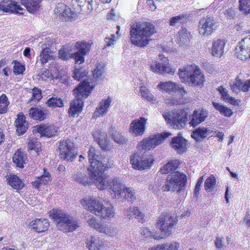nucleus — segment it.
Returning <instances> with one entry per match:
<instances>
[{"instance_id": "1", "label": "nucleus", "mask_w": 250, "mask_h": 250, "mask_svg": "<svg viewBox=\"0 0 250 250\" xmlns=\"http://www.w3.org/2000/svg\"><path fill=\"white\" fill-rule=\"evenodd\" d=\"M98 165L97 167H95L94 173L91 175L92 179L94 180L95 185L100 190L108 188L114 193L115 198L121 200L123 194L125 193V185L117 178L103 176V172L107 167L103 162H98Z\"/></svg>"}, {"instance_id": "2", "label": "nucleus", "mask_w": 250, "mask_h": 250, "mask_svg": "<svg viewBox=\"0 0 250 250\" xmlns=\"http://www.w3.org/2000/svg\"><path fill=\"white\" fill-rule=\"evenodd\" d=\"M156 32L155 26L153 24L148 22H137L130 27L131 42L134 45L145 47L152 41L149 38Z\"/></svg>"}, {"instance_id": "3", "label": "nucleus", "mask_w": 250, "mask_h": 250, "mask_svg": "<svg viewBox=\"0 0 250 250\" xmlns=\"http://www.w3.org/2000/svg\"><path fill=\"white\" fill-rule=\"evenodd\" d=\"M93 88L88 81L84 80L73 90L75 99L70 104L68 110L70 116L74 117L81 112L83 106V100L90 94Z\"/></svg>"}, {"instance_id": "4", "label": "nucleus", "mask_w": 250, "mask_h": 250, "mask_svg": "<svg viewBox=\"0 0 250 250\" xmlns=\"http://www.w3.org/2000/svg\"><path fill=\"white\" fill-rule=\"evenodd\" d=\"M50 217L55 222L58 229L64 232L73 231L80 226L76 219L61 210H53Z\"/></svg>"}, {"instance_id": "5", "label": "nucleus", "mask_w": 250, "mask_h": 250, "mask_svg": "<svg viewBox=\"0 0 250 250\" xmlns=\"http://www.w3.org/2000/svg\"><path fill=\"white\" fill-rule=\"evenodd\" d=\"M179 76L182 82L192 86L202 87L205 82L201 70L195 65L187 66L183 70L179 69Z\"/></svg>"}, {"instance_id": "6", "label": "nucleus", "mask_w": 250, "mask_h": 250, "mask_svg": "<svg viewBox=\"0 0 250 250\" xmlns=\"http://www.w3.org/2000/svg\"><path fill=\"white\" fill-rule=\"evenodd\" d=\"M88 157L89 162L90 164V167L88 168V170L90 171L89 178H88L86 174L82 172H76L73 175V180L79 184L84 186L90 185L92 183H94V180L92 179L91 177L96 169L95 167H97L98 162L102 163V160H101L99 156L96 154V149L91 147L89 148L88 152Z\"/></svg>"}, {"instance_id": "7", "label": "nucleus", "mask_w": 250, "mask_h": 250, "mask_svg": "<svg viewBox=\"0 0 250 250\" xmlns=\"http://www.w3.org/2000/svg\"><path fill=\"white\" fill-rule=\"evenodd\" d=\"M81 203L84 208L103 219L109 220L114 216L115 212L112 207H105L95 199H83Z\"/></svg>"}, {"instance_id": "8", "label": "nucleus", "mask_w": 250, "mask_h": 250, "mask_svg": "<svg viewBox=\"0 0 250 250\" xmlns=\"http://www.w3.org/2000/svg\"><path fill=\"white\" fill-rule=\"evenodd\" d=\"M187 182V179L185 174L177 171H175L168 175L162 188L164 191H177L180 193L185 190Z\"/></svg>"}, {"instance_id": "9", "label": "nucleus", "mask_w": 250, "mask_h": 250, "mask_svg": "<svg viewBox=\"0 0 250 250\" xmlns=\"http://www.w3.org/2000/svg\"><path fill=\"white\" fill-rule=\"evenodd\" d=\"M163 117L173 128L181 129L185 127L187 123L188 113L185 109L176 112H169L163 114Z\"/></svg>"}, {"instance_id": "10", "label": "nucleus", "mask_w": 250, "mask_h": 250, "mask_svg": "<svg viewBox=\"0 0 250 250\" xmlns=\"http://www.w3.org/2000/svg\"><path fill=\"white\" fill-rule=\"evenodd\" d=\"M177 222V217L174 214L164 213L159 216L157 224L162 234L166 236H168L171 234Z\"/></svg>"}, {"instance_id": "11", "label": "nucleus", "mask_w": 250, "mask_h": 250, "mask_svg": "<svg viewBox=\"0 0 250 250\" xmlns=\"http://www.w3.org/2000/svg\"><path fill=\"white\" fill-rule=\"evenodd\" d=\"M171 134L168 132H163L150 136L148 138L143 139L138 146L140 150H147L155 148L162 143Z\"/></svg>"}, {"instance_id": "12", "label": "nucleus", "mask_w": 250, "mask_h": 250, "mask_svg": "<svg viewBox=\"0 0 250 250\" xmlns=\"http://www.w3.org/2000/svg\"><path fill=\"white\" fill-rule=\"evenodd\" d=\"M217 22L213 17L207 16L201 18L199 22V34L205 37L211 35L216 29Z\"/></svg>"}, {"instance_id": "13", "label": "nucleus", "mask_w": 250, "mask_h": 250, "mask_svg": "<svg viewBox=\"0 0 250 250\" xmlns=\"http://www.w3.org/2000/svg\"><path fill=\"white\" fill-rule=\"evenodd\" d=\"M58 149L60 158L63 160H70L72 162L77 155V153L74 152V144L69 140L60 141Z\"/></svg>"}, {"instance_id": "14", "label": "nucleus", "mask_w": 250, "mask_h": 250, "mask_svg": "<svg viewBox=\"0 0 250 250\" xmlns=\"http://www.w3.org/2000/svg\"><path fill=\"white\" fill-rule=\"evenodd\" d=\"M130 163L134 168L141 170L149 168L153 163V159H149L141 151L130 156Z\"/></svg>"}, {"instance_id": "15", "label": "nucleus", "mask_w": 250, "mask_h": 250, "mask_svg": "<svg viewBox=\"0 0 250 250\" xmlns=\"http://www.w3.org/2000/svg\"><path fill=\"white\" fill-rule=\"evenodd\" d=\"M75 46L78 51L72 54V58L75 60V63L81 64L84 62V56L89 51L90 46L85 42H78Z\"/></svg>"}, {"instance_id": "16", "label": "nucleus", "mask_w": 250, "mask_h": 250, "mask_svg": "<svg viewBox=\"0 0 250 250\" xmlns=\"http://www.w3.org/2000/svg\"><path fill=\"white\" fill-rule=\"evenodd\" d=\"M237 57L242 61L250 59V37L243 39L235 48Z\"/></svg>"}, {"instance_id": "17", "label": "nucleus", "mask_w": 250, "mask_h": 250, "mask_svg": "<svg viewBox=\"0 0 250 250\" xmlns=\"http://www.w3.org/2000/svg\"><path fill=\"white\" fill-rule=\"evenodd\" d=\"M58 129V127L54 125L42 124L34 126L33 132L40 133L41 137L50 138L57 134Z\"/></svg>"}, {"instance_id": "18", "label": "nucleus", "mask_w": 250, "mask_h": 250, "mask_svg": "<svg viewBox=\"0 0 250 250\" xmlns=\"http://www.w3.org/2000/svg\"><path fill=\"white\" fill-rule=\"evenodd\" d=\"M147 120V119L142 117L133 120L130 124V132L135 136H142L145 132Z\"/></svg>"}, {"instance_id": "19", "label": "nucleus", "mask_w": 250, "mask_h": 250, "mask_svg": "<svg viewBox=\"0 0 250 250\" xmlns=\"http://www.w3.org/2000/svg\"><path fill=\"white\" fill-rule=\"evenodd\" d=\"M170 146L178 154H183L187 151V140L181 134L172 138Z\"/></svg>"}, {"instance_id": "20", "label": "nucleus", "mask_w": 250, "mask_h": 250, "mask_svg": "<svg viewBox=\"0 0 250 250\" xmlns=\"http://www.w3.org/2000/svg\"><path fill=\"white\" fill-rule=\"evenodd\" d=\"M208 115V111L203 109H197L194 110L191 119L189 123L191 126L195 127L205 121Z\"/></svg>"}, {"instance_id": "21", "label": "nucleus", "mask_w": 250, "mask_h": 250, "mask_svg": "<svg viewBox=\"0 0 250 250\" xmlns=\"http://www.w3.org/2000/svg\"><path fill=\"white\" fill-rule=\"evenodd\" d=\"M48 111L41 106L32 107L29 111V117L34 120L42 121L48 117Z\"/></svg>"}, {"instance_id": "22", "label": "nucleus", "mask_w": 250, "mask_h": 250, "mask_svg": "<svg viewBox=\"0 0 250 250\" xmlns=\"http://www.w3.org/2000/svg\"><path fill=\"white\" fill-rule=\"evenodd\" d=\"M16 131L18 135H21L25 133L28 127V123L26 121V117L22 113L17 115V118L15 122Z\"/></svg>"}, {"instance_id": "23", "label": "nucleus", "mask_w": 250, "mask_h": 250, "mask_svg": "<svg viewBox=\"0 0 250 250\" xmlns=\"http://www.w3.org/2000/svg\"><path fill=\"white\" fill-rule=\"evenodd\" d=\"M29 226L32 228L33 230L40 233L47 230L49 227V223L46 219H36L31 222Z\"/></svg>"}, {"instance_id": "24", "label": "nucleus", "mask_w": 250, "mask_h": 250, "mask_svg": "<svg viewBox=\"0 0 250 250\" xmlns=\"http://www.w3.org/2000/svg\"><path fill=\"white\" fill-rule=\"evenodd\" d=\"M93 136L95 141L103 150H105L108 149L107 135L105 132L97 130L94 133Z\"/></svg>"}, {"instance_id": "25", "label": "nucleus", "mask_w": 250, "mask_h": 250, "mask_svg": "<svg viewBox=\"0 0 250 250\" xmlns=\"http://www.w3.org/2000/svg\"><path fill=\"white\" fill-rule=\"evenodd\" d=\"M6 181L7 184L17 191L21 190L24 187L23 181L15 174H10L9 176L7 175Z\"/></svg>"}, {"instance_id": "26", "label": "nucleus", "mask_w": 250, "mask_h": 250, "mask_svg": "<svg viewBox=\"0 0 250 250\" xmlns=\"http://www.w3.org/2000/svg\"><path fill=\"white\" fill-rule=\"evenodd\" d=\"M226 44L224 40L217 39L212 43L211 54L216 57H220L224 52V47Z\"/></svg>"}, {"instance_id": "27", "label": "nucleus", "mask_w": 250, "mask_h": 250, "mask_svg": "<svg viewBox=\"0 0 250 250\" xmlns=\"http://www.w3.org/2000/svg\"><path fill=\"white\" fill-rule=\"evenodd\" d=\"M188 15L183 14L172 17L169 20V24L177 28L182 26L188 22Z\"/></svg>"}, {"instance_id": "28", "label": "nucleus", "mask_w": 250, "mask_h": 250, "mask_svg": "<svg viewBox=\"0 0 250 250\" xmlns=\"http://www.w3.org/2000/svg\"><path fill=\"white\" fill-rule=\"evenodd\" d=\"M150 67L153 72L162 74H173L174 72L172 69L167 65V64L164 63L155 62L151 64Z\"/></svg>"}, {"instance_id": "29", "label": "nucleus", "mask_w": 250, "mask_h": 250, "mask_svg": "<svg viewBox=\"0 0 250 250\" xmlns=\"http://www.w3.org/2000/svg\"><path fill=\"white\" fill-rule=\"evenodd\" d=\"M111 103V99L108 97L106 99L102 101L100 103V105L97 107L94 112L93 116L98 117L105 114Z\"/></svg>"}, {"instance_id": "30", "label": "nucleus", "mask_w": 250, "mask_h": 250, "mask_svg": "<svg viewBox=\"0 0 250 250\" xmlns=\"http://www.w3.org/2000/svg\"><path fill=\"white\" fill-rule=\"evenodd\" d=\"M103 241L96 236H91L87 239L86 247L89 250H99L103 247Z\"/></svg>"}, {"instance_id": "31", "label": "nucleus", "mask_w": 250, "mask_h": 250, "mask_svg": "<svg viewBox=\"0 0 250 250\" xmlns=\"http://www.w3.org/2000/svg\"><path fill=\"white\" fill-rule=\"evenodd\" d=\"M27 159L26 154L20 150H18L14 154L12 159L13 163L16 165V167L21 168L24 167V164Z\"/></svg>"}, {"instance_id": "32", "label": "nucleus", "mask_w": 250, "mask_h": 250, "mask_svg": "<svg viewBox=\"0 0 250 250\" xmlns=\"http://www.w3.org/2000/svg\"><path fill=\"white\" fill-rule=\"evenodd\" d=\"M210 133V130L206 127H198L192 132L191 137L196 142H200L201 140L207 137Z\"/></svg>"}, {"instance_id": "33", "label": "nucleus", "mask_w": 250, "mask_h": 250, "mask_svg": "<svg viewBox=\"0 0 250 250\" xmlns=\"http://www.w3.org/2000/svg\"><path fill=\"white\" fill-rule=\"evenodd\" d=\"M21 4L30 13L34 14L39 7V0H20Z\"/></svg>"}, {"instance_id": "34", "label": "nucleus", "mask_w": 250, "mask_h": 250, "mask_svg": "<svg viewBox=\"0 0 250 250\" xmlns=\"http://www.w3.org/2000/svg\"><path fill=\"white\" fill-rule=\"evenodd\" d=\"M72 50L68 45H63L59 51L58 57L63 61L72 58Z\"/></svg>"}, {"instance_id": "35", "label": "nucleus", "mask_w": 250, "mask_h": 250, "mask_svg": "<svg viewBox=\"0 0 250 250\" xmlns=\"http://www.w3.org/2000/svg\"><path fill=\"white\" fill-rule=\"evenodd\" d=\"M159 89L168 92L169 94L175 92L177 90V85L171 82L161 83L158 84Z\"/></svg>"}, {"instance_id": "36", "label": "nucleus", "mask_w": 250, "mask_h": 250, "mask_svg": "<svg viewBox=\"0 0 250 250\" xmlns=\"http://www.w3.org/2000/svg\"><path fill=\"white\" fill-rule=\"evenodd\" d=\"M53 51H51L50 47H47L46 44L42 45V50L40 53V60L42 64L46 63L49 60H50L52 57L50 53H53Z\"/></svg>"}, {"instance_id": "37", "label": "nucleus", "mask_w": 250, "mask_h": 250, "mask_svg": "<svg viewBox=\"0 0 250 250\" xmlns=\"http://www.w3.org/2000/svg\"><path fill=\"white\" fill-rule=\"evenodd\" d=\"M15 2L11 0H3L0 2V10L4 12L14 13Z\"/></svg>"}, {"instance_id": "38", "label": "nucleus", "mask_w": 250, "mask_h": 250, "mask_svg": "<svg viewBox=\"0 0 250 250\" xmlns=\"http://www.w3.org/2000/svg\"><path fill=\"white\" fill-rule=\"evenodd\" d=\"M212 105L216 110L219 111V112L224 116L230 117L233 114L230 109L225 106L222 104L212 102Z\"/></svg>"}, {"instance_id": "39", "label": "nucleus", "mask_w": 250, "mask_h": 250, "mask_svg": "<svg viewBox=\"0 0 250 250\" xmlns=\"http://www.w3.org/2000/svg\"><path fill=\"white\" fill-rule=\"evenodd\" d=\"M65 9L62 13L60 14V19L64 21H68L74 20L75 18V13L71 10V9L64 6Z\"/></svg>"}, {"instance_id": "40", "label": "nucleus", "mask_w": 250, "mask_h": 250, "mask_svg": "<svg viewBox=\"0 0 250 250\" xmlns=\"http://www.w3.org/2000/svg\"><path fill=\"white\" fill-rule=\"evenodd\" d=\"M218 91L221 94L222 98L227 102L233 105H236L238 104L236 100L234 98L230 96L228 93V90L222 86L219 87Z\"/></svg>"}, {"instance_id": "41", "label": "nucleus", "mask_w": 250, "mask_h": 250, "mask_svg": "<svg viewBox=\"0 0 250 250\" xmlns=\"http://www.w3.org/2000/svg\"><path fill=\"white\" fill-rule=\"evenodd\" d=\"M47 105L52 108L57 107H62L63 106V101L58 97L52 96L49 98L46 102Z\"/></svg>"}, {"instance_id": "42", "label": "nucleus", "mask_w": 250, "mask_h": 250, "mask_svg": "<svg viewBox=\"0 0 250 250\" xmlns=\"http://www.w3.org/2000/svg\"><path fill=\"white\" fill-rule=\"evenodd\" d=\"M135 199L136 196L135 195L134 189L130 188H125V193L123 194L122 199L121 201L126 200L128 202L132 203Z\"/></svg>"}, {"instance_id": "43", "label": "nucleus", "mask_w": 250, "mask_h": 250, "mask_svg": "<svg viewBox=\"0 0 250 250\" xmlns=\"http://www.w3.org/2000/svg\"><path fill=\"white\" fill-rule=\"evenodd\" d=\"M179 40L183 44H186L189 42L190 33L186 28H183L178 32Z\"/></svg>"}, {"instance_id": "44", "label": "nucleus", "mask_w": 250, "mask_h": 250, "mask_svg": "<svg viewBox=\"0 0 250 250\" xmlns=\"http://www.w3.org/2000/svg\"><path fill=\"white\" fill-rule=\"evenodd\" d=\"M100 232L104 233L110 236H114L117 234L118 229L117 228L112 226L104 227L102 225Z\"/></svg>"}, {"instance_id": "45", "label": "nucleus", "mask_w": 250, "mask_h": 250, "mask_svg": "<svg viewBox=\"0 0 250 250\" xmlns=\"http://www.w3.org/2000/svg\"><path fill=\"white\" fill-rule=\"evenodd\" d=\"M105 72L104 66L100 64H98L93 72V77L96 79L102 80L104 77Z\"/></svg>"}, {"instance_id": "46", "label": "nucleus", "mask_w": 250, "mask_h": 250, "mask_svg": "<svg viewBox=\"0 0 250 250\" xmlns=\"http://www.w3.org/2000/svg\"><path fill=\"white\" fill-rule=\"evenodd\" d=\"M9 104L6 95L2 94L0 97V114H2L6 112L7 107Z\"/></svg>"}, {"instance_id": "47", "label": "nucleus", "mask_w": 250, "mask_h": 250, "mask_svg": "<svg viewBox=\"0 0 250 250\" xmlns=\"http://www.w3.org/2000/svg\"><path fill=\"white\" fill-rule=\"evenodd\" d=\"M73 4H78V6L80 8L86 6L87 9L89 11L92 10V0H72Z\"/></svg>"}, {"instance_id": "48", "label": "nucleus", "mask_w": 250, "mask_h": 250, "mask_svg": "<svg viewBox=\"0 0 250 250\" xmlns=\"http://www.w3.org/2000/svg\"><path fill=\"white\" fill-rule=\"evenodd\" d=\"M13 63H14L13 72L15 75H18L23 74V72L25 70V65L17 60L13 61Z\"/></svg>"}, {"instance_id": "49", "label": "nucleus", "mask_w": 250, "mask_h": 250, "mask_svg": "<svg viewBox=\"0 0 250 250\" xmlns=\"http://www.w3.org/2000/svg\"><path fill=\"white\" fill-rule=\"evenodd\" d=\"M239 9L244 14L250 13V0H240Z\"/></svg>"}, {"instance_id": "50", "label": "nucleus", "mask_w": 250, "mask_h": 250, "mask_svg": "<svg viewBox=\"0 0 250 250\" xmlns=\"http://www.w3.org/2000/svg\"><path fill=\"white\" fill-rule=\"evenodd\" d=\"M87 74V72L83 68H76L74 70L73 77L74 79L79 81L85 77Z\"/></svg>"}, {"instance_id": "51", "label": "nucleus", "mask_w": 250, "mask_h": 250, "mask_svg": "<svg viewBox=\"0 0 250 250\" xmlns=\"http://www.w3.org/2000/svg\"><path fill=\"white\" fill-rule=\"evenodd\" d=\"M140 93L142 97L149 102L155 101L153 95L149 92L148 89L146 87L141 86L140 87Z\"/></svg>"}, {"instance_id": "52", "label": "nucleus", "mask_w": 250, "mask_h": 250, "mask_svg": "<svg viewBox=\"0 0 250 250\" xmlns=\"http://www.w3.org/2000/svg\"><path fill=\"white\" fill-rule=\"evenodd\" d=\"M216 179L213 175L207 178L204 183L205 190L208 191L213 189L216 185Z\"/></svg>"}, {"instance_id": "53", "label": "nucleus", "mask_w": 250, "mask_h": 250, "mask_svg": "<svg viewBox=\"0 0 250 250\" xmlns=\"http://www.w3.org/2000/svg\"><path fill=\"white\" fill-rule=\"evenodd\" d=\"M38 179L41 181L42 185H45L51 182L52 177L49 172L44 168L43 174L41 176L38 177Z\"/></svg>"}, {"instance_id": "54", "label": "nucleus", "mask_w": 250, "mask_h": 250, "mask_svg": "<svg viewBox=\"0 0 250 250\" xmlns=\"http://www.w3.org/2000/svg\"><path fill=\"white\" fill-rule=\"evenodd\" d=\"M112 138L116 143L120 145L124 144L127 141L126 137L124 135L118 132L113 133Z\"/></svg>"}, {"instance_id": "55", "label": "nucleus", "mask_w": 250, "mask_h": 250, "mask_svg": "<svg viewBox=\"0 0 250 250\" xmlns=\"http://www.w3.org/2000/svg\"><path fill=\"white\" fill-rule=\"evenodd\" d=\"M87 222L92 228H94L99 231H100L102 225L98 222L95 217L93 216H88Z\"/></svg>"}, {"instance_id": "56", "label": "nucleus", "mask_w": 250, "mask_h": 250, "mask_svg": "<svg viewBox=\"0 0 250 250\" xmlns=\"http://www.w3.org/2000/svg\"><path fill=\"white\" fill-rule=\"evenodd\" d=\"M32 91V96L30 99V101H35L39 102L42 98L41 90L37 87H34Z\"/></svg>"}, {"instance_id": "57", "label": "nucleus", "mask_w": 250, "mask_h": 250, "mask_svg": "<svg viewBox=\"0 0 250 250\" xmlns=\"http://www.w3.org/2000/svg\"><path fill=\"white\" fill-rule=\"evenodd\" d=\"M203 176L200 177L195 185L193 194L194 196L197 198L199 197L200 190L203 182Z\"/></svg>"}, {"instance_id": "58", "label": "nucleus", "mask_w": 250, "mask_h": 250, "mask_svg": "<svg viewBox=\"0 0 250 250\" xmlns=\"http://www.w3.org/2000/svg\"><path fill=\"white\" fill-rule=\"evenodd\" d=\"M242 85V81L237 77L235 79V82L232 85H231V89L233 92L238 93L241 91V85Z\"/></svg>"}, {"instance_id": "59", "label": "nucleus", "mask_w": 250, "mask_h": 250, "mask_svg": "<svg viewBox=\"0 0 250 250\" xmlns=\"http://www.w3.org/2000/svg\"><path fill=\"white\" fill-rule=\"evenodd\" d=\"M224 239L223 237H217L214 241V245L216 248L218 250H221L223 246L224 243Z\"/></svg>"}, {"instance_id": "60", "label": "nucleus", "mask_w": 250, "mask_h": 250, "mask_svg": "<svg viewBox=\"0 0 250 250\" xmlns=\"http://www.w3.org/2000/svg\"><path fill=\"white\" fill-rule=\"evenodd\" d=\"M250 89V79L244 82L242 81V85H241V91L247 92Z\"/></svg>"}, {"instance_id": "61", "label": "nucleus", "mask_w": 250, "mask_h": 250, "mask_svg": "<svg viewBox=\"0 0 250 250\" xmlns=\"http://www.w3.org/2000/svg\"><path fill=\"white\" fill-rule=\"evenodd\" d=\"M167 250H178L179 248V244L178 242H173L172 243H166Z\"/></svg>"}, {"instance_id": "62", "label": "nucleus", "mask_w": 250, "mask_h": 250, "mask_svg": "<svg viewBox=\"0 0 250 250\" xmlns=\"http://www.w3.org/2000/svg\"><path fill=\"white\" fill-rule=\"evenodd\" d=\"M170 164V169L171 172L175 170L179 167L180 162L178 160H173L169 161Z\"/></svg>"}, {"instance_id": "63", "label": "nucleus", "mask_w": 250, "mask_h": 250, "mask_svg": "<svg viewBox=\"0 0 250 250\" xmlns=\"http://www.w3.org/2000/svg\"><path fill=\"white\" fill-rule=\"evenodd\" d=\"M170 162H168L166 165H165L163 167L160 169L161 173L164 174H167L169 172H171L170 169Z\"/></svg>"}, {"instance_id": "64", "label": "nucleus", "mask_w": 250, "mask_h": 250, "mask_svg": "<svg viewBox=\"0 0 250 250\" xmlns=\"http://www.w3.org/2000/svg\"><path fill=\"white\" fill-rule=\"evenodd\" d=\"M133 216L134 215L135 217H138V219H140V220H143V218L144 217V214L141 212L137 207L135 208V211L133 214ZM143 221H142V222Z\"/></svg>"}]
</instances>
